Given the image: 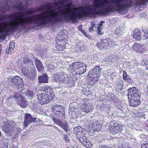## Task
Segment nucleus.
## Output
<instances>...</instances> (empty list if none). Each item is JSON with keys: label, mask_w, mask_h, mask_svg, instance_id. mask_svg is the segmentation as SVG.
<instances>
[{"label": "nucleus", "mask_w": 148, "mask_h": 148, "mask_svg": "<svg viewBox=\"0 0 148 148\" xmlns=\"http://www.w3.org/2000/svg\"><path fill=\"white\" fill-rule=\"evenodd\" d=\"M63 139L66 142L68 141L69 140V139L68 137V136L66 135H64Z\"/></svg>", "instance_id": "37998d69"}, {"label": "nucleus", "mask_w": 148, "mask_h": 148, "mask_svg": "<svg viewBox=\"0 0 148 148\" xmlns=\"http://www.w3.org/2000/svg\"><path fill=\"white\" fill-rule=\"evenodd\" d=\"M12 50H9V51H8V49L6 51V52L7 53H10H10L11 52V51H12Z\"/></svg>", "instance_id": "5fc2aeb1"}, {"label": "nucleus", "mask_w": 148, "mask_h": 148, "mask_svg": "<svg viewBox=\"0 0 148 148\" xmlns=\"http://www.w3.org/2000/svg\"><path fill=\"white\" fill-rule=\"evenodd\" d=\"M15 125V123L11 121H5L2 130L6 134L12 132L14 130Z\"/></svg>", "instance_id": "423d86ee"}, {"label": "nucleus", "mask_w": 148, "mask_h": 148, "mask_svg": "<svg viewBox=\"0 0 148 148\" xmlns=\"http://www.w3.org/2000/svg\"><path fill=\"white\" fill-rule=\"evenodd\" d=\"M25 64H27L28 65H32V66H34L33 62L32 61L29 60L28 58H26L24 61Z\"/></svg>", "instance_id": "473e14b6"}, {"label": "nucleus", "mask_w": 148, "mask_h": 148, "mask_svg": "<svg viewBox=\"0 0 148 148\" xmlns=\"http://www.w3.org/2000/svg\"><path fill=\"white\" fill-rule=\"evenodd\" d=\"M144 32L145 34L143 35L144 38L148 39V30H145Z\"/></svg>", "instance_id": "a19ab883"}, {"label": "nucleus", "mask_w": 148, "mask_h": 148, "mask_svg": "<svg viewBox=\"0 0 148 148\" xmlns=\"http://www.w3.org/2000/svg\"><path fill=\"white\" fill-rule=\"evenodd\" d=\"M41 91L42 93L37 95L39 102L43 105L49 103L53 100L54 95L51 88L49 87H45L42 88Z\"/></svg>", "instance_id": "f03ea898"}, {"label": "nucleus", "mask_w": 148, "mask_h": 148, "mask_svg": "<svg viewBox=\"0 0 148 148\" xmlns=\"http://www.w3.org/2000/svg\"><path fill=\"white\" fill-rule=\"evenodd\" d=\"M28 95L29 96L32 97L34 95V93L31 91H29L27 93Z\"/></svg>", "instance_id": "c03bdc74"}, {"label": "nucleus", "mask_w": 148, "mask_h": 148, "mask_svg": "<svg viewBox=\"0 0 148 148\" xmlns=\"http://www.w3.org/2000/svg\"><path fill=\"white\" fill-rule=\"evenodd\" d=\"M133 37L137 40H139L141 39V34L140 31L138 29H135L133 31Z\"/></svg>", "instance_id": "f3484780"}, {"label": "nucleus", "mask_w": 148, "mask_h": 148, "mask_svg": "<svg viewBox=\"0 0 148 148\" xmlns=\"http://www.w3.org/2000/svg\"><path fill=\"white\" fill-rule=\"evenodd\" d=\"M25 116L24 125L25 127H26L31 123L35 121L36 120V119L32 118L31 115L29 114H27Z\"/></svg>", "instance_id": "f8f14e48"}, {"label": "nucleus", "mask_w": 148, "mask_h": 148, "mask_svg": "<svg viewBox=\"0 0 148 148\" xmlns=\"http://www.w3.org/2000/svg\"><path fill=\"white\" fill-rule=\"evenodd\" d=\"M128 91V99H131L140 96L138 91L135 87H132L129 89Z\"/></svg>", "instance_id": "1a4fd4ad"}, {"label": "nucleus", "mask_w": 148, "mask_h": 148, "mask_svg": "<svg viewBox=\"0 0 148 148\" xmlns=\"http://www.w3.org/2000/svg\"><path fill=\"white\" fill-rule=\"evenodd\" d=\"M79 138V140L84 145L85 144L86 142L87 141V138L85 136H80V137H78Z\"/></svg>", "instance_id": "bb28decb"}, {"label": "nucleus", "mask_w": 148, "mask_h": 148, "mask_svg": "<svg viewBox=\"0 0 148 148\" xmlns=\"http://www.w3.org/2000/svg\"><path fill=\"white\" fill-rule=\"evenodd\" d=\"M101 70L99 66H97L90 71L87 77L91 79L90 80L93 81L94 82H97L99 79V77Z\"/></svg>", "instance_id": "7ed1b4c3"}, {"label": "nucleus", "mask_w": 148, "mask_h": 148, "mask_svg": "<svg viewBox=\"0 0 148 148\" xmlns=\"http://www.w3.org/2000/svg\"><path fill=\"white\" fill-rule=\"evenodd\" d=\"M19 87H18V89H19Z\"/></svg>", "instance_id": "680f3d73"}, {"label": "nucleus", "mask_w": 148, "mask_h": 148, "mask_svg": "<svg viewBox=\"0 0 148 148\" xmlns=\"http://www.w3.org/2000/svg\"><path fill=\"white\" fill-rule=\"evenodd\" d=\"M27 5V3L26 2L25 5L23 6L22 4L20 2H18L15 5H14L13 8H16L21 10H25L26 8Z\"/></svg>", "instance_id": "a211bd4d"}, {"label": "nucleus", "mask_w": 148, "mask_h": 148, "mask_svg": "<svg viewBox=\"0 0 148 148\" xmlns=\"http://www.w3.org/2000/svg\"><path fill=\"white\" fill-rule=\"evenodd\" d=\"M70 114H71V116H72V117H74V114H75H75H73V112L72 113L71 112V113Z\"/></svg>", "instance_id": "6e6d98bb"}, {"label": "nucleus", "mask_w": 148, "mask_h": 148, "mask_svg": "<svg viewBox=\"0 0 148 148\" xmlns=\"http://www.w3.org/2000/svg\"><path fill=\"white\" fill-rule=\"evenodd\" d=\"M14 47V42H10V44L9 47L8 49V51L9 50H12Z\"/></svg>", "instance_id": "ea45409f"}, {"label": "nucleus", "mask_w": 148, "mask_h": 148, "mask_svg": "<svg viewBox=\"0 0 148 148\" xmlns=\"http://www.w3.org/2000/svg\"><path fill=\"white\" fill-rule=\"evenodd\" d=\"M5 38V35H1L0 36V38L3 40Z\"/></svg>", "instance_id": "09e8293b"}, {"label": "nucleus", "mask_w": 148, "mask_h": 148, "mask_svg": "<svg viewBox=\"0 0 148 148\" xmlns=\"http://www.w3.org/2000/svg\"><path fill=\"white\" fill-rule=\"evenodd\" d=\"M5 12V11L4 10H0V14H1V15H0V20L4 19L5 18L4 16L3 15Z\"/></svg>", "instance_id": "4c0bfd02"}, {"label": "nucleus", "mask_w": 148, "mask_h": 148, "mask_svg": "<svg viewBox=\"0 0 148 148\" xmlns=\"http://www.w3.org/2000/svg\"><path fill=\"white\" fill-rule=\"evenodd\" d=\"M46 66L48 68L49 70H54L55 69L54 66H53L52 63L48 62L46 64Z\"/></svg>", "instance_id": "c756f323"}, {"label": "nucleus", "mask_w": 148, "mask_h": 148, "mask_svg": "<svg viewBox=\"0 0 148 148\" xmlns=\"http://www.w3.org/2000/svg\"><path fill=\"white\" fill-rule=\"evenodd\" d=\"M53 112L58 117L63 118L65 114L64 109L63 106L55 104L52 106Z\"/></svg>", "instance_id": "20e7f679"}, {"label": "nucleus", "mask_w": 148, "mask_h": 148, "mask_svg": "<svg viewBox=\"0 0 148 148\" xmlns=\"http://www.w3.org/2000/svg\"><path fill=\"white\" fill-rule=\"evenodd\" d=\"M89 126L92 127V128L97 132L100 130L102 127L101 125L98 123H94L91 121H90V123H89Z\"/></svg>", "instance_id": "2eb2a0df"}, {"label": "nucleus", "mask_w": 148, "mask_h": 148, "mask_svg": "<svg viewBox=\"0 0 148 148\" xmlns=\"http://www.w3.org/2000/svg\"><path fill=\"white\" fill-rule=\"evenodd\" d=\"M86 66L85 64L82 62L81 65L76 69V72L77 74L79 75L83 74L85 72L86 70Z\"/></svg>", "instance_id": "4468645a"}, {"label": "nucleus", "mask_w": 148, "mask_h": 148, "mask_svg": "<svg viewBox=\"0 0 148 148\" xmlns=\"http://www.w3.org/2000/svg\"><path fill=\"white\" fill-rule=\"evenodd\" d=\"M67 124L68 123H62L60 124L61 127L66 132L69 130L68 126Z\"/></svg>", "instance_id": "c85d7f7f"}, {"label": "nucleus", "mask_w": 148, "mask_h": 148, "mask_svg": "<svg viewBox=\"0 0 148 148\" xmlns=\"http://www.w3.org/2000/svg\"><path fill=\"white\" fill-rule=\"evenodd\" d=\"M35 65L38 71L40 72L43 69L42 64L40 61L36 58L35 60Z\"/></svg>", "instance_id": "412c9836"}, {"label": "nucleus", "mask_w": 148, "mask_h": 148, "mask_svg": "<svg viewBox=\"0 0 148 148\" xmlns=\"http://www.w3.org/2000/svg\"><path fill=\"white\" fill-rule=\"evenodd\" d=\"M110 100L114 104L116 103L118 101V99L116 98V96L114 95L111 98Z\"/></svg>", "instance_id": "e433bc0d"}, {"label": "nucleus", "mask_w": 148, "mask_h": 148, "mask_svg": "<svg viewBox=\"0 0 148 148\" xmlns=\"http://www.w3.org/2000/svg\"><path fill=\"white\" fill-rule=\"evenodd\" d=\"M6 81L9 85L12 87L19 86L21 83L22 79L17 76L14 77L9 76L7 78Z\"/></svg>", "instance_id": "39448f33"}, {"label": "nucleus", "mask_w": 148, "mask_h": 148, "mask_svg": "<svg viewBox=\"0 0 148 148\" xmlns=\"http://www.w3.org/2000/svg\"><path fill=\"white\" fill-rule=\"evenodd\" d=\"M100 25H102V24L100 23Z\"/></svg>", "instance_id": "bf43d9fd"}, {"label": "nucleus", "mask_w": 148, "mask_h": 148, "mask_svg": "<svg viewBox=\"0 0 148 148\" xmlns=\"http://www.w3.org/2000/svg\"><path fill=\"white\" fill-rule=\"evenodd\" d=\"M77 104L76 103H74L73 104H70L69 105V114L73 112V114H75V109L78 108L77 105Z\"/></svg>", "instance_id": "aec40b11"}, {"label": "nucleus", "mask_w": 148, "mask_h": 148, "mask_svg": "<svg viewBox=\"0 0 148 148\" xmlns=\"http://www.w3.org/2000/svg\"><path fill=\"white\" fill-rule=\"evenodd\" d=\"M140 96L130 99L129 101L130 105L134 107L140 104L141 101L140 100Z\"/></svg>", "instance_id": "ddd939ff"}, {"label": "nucleus", "mask_w": 148, "mask_h": 148, "mask_svg": "<svg viewBox=\"0 0 148 148\" xmlns=\"http://www.w3.org/2000/svg\"><path fill=\"white\" fill-rule=\"evenodd\" d=\"M48 78L47 75L46 74H43L38 77L39 82L40 83H47L48 82Z\"/></svg>", "instance_id": "6ab92c4d"}, {"label": "nucleus", "mask_w": 148, "mask_h": 148, "mask_svg": "<svg viewBox=\"0 0 148 148\" xmlns=\"http://www.w3.org/2000/svg\"><path fill=\"white\" fill-rule=\"evenodd\" d=\"M84 145V146H85L86 147L88 148H90L92 146V145L91 142H87V141L86 142L85 144Z\"/></svg>", "instance_id": "58836bf2"}, {"label": "nucleus", "mask_w": 148, "mask_h": 148, "mask_svg": "<svg viewBox=\"0 0 148 148\" xmlns=\"http://www.w3.org/2000/svg\"><path fill=\"white\" fill-rule=\"evenodd\" d=\"M120 82H120L119 81H118V82L116 83H117V85H119V86H121V85L122 86V84H121V81H120Z\"/></svg>", "instance_id": "3c124183"}, {"label": "nucleus", "mask_w": 148, "mask_h": 148, "mask_svg": "<svg viewBox=\"0 0 148 148\" xmlns=\"http://www.w3.org/2000/svg\"><path fill=\"white\" fill-rule=\"evenodd\" d=\"M97 33L98 35H101L103 33V32H101V29L99 27H98L97 29Z\"/></svg>", "instance_id": "79ce46f5"}, {"label": "nucleus", "mask_w": 148, "mask_h": 148, "mask_svg": "<svg viewBox=\"0 0 148 148\" xmlns=\"http://www.w3.org/2000/svg\"><path fill=\"white\" fill-rule=\"evenodd\" d=\"M145 148H148V144H145L143 145Z\"/></svg>", "instance_id": "864d4df0"}, {"label": "nucleus", "mask_w": 148, "mask_h": 148, "mask_svg": "<svg viewBox=\"0 0 148 148\" xmlns=\"http://www.w3.org/2000/svg\"><path fill=\"white\" fill-rule=\"evenodd\" d=\"M62 32H61L59 33L58 34V37H57V38H58L59 40H62L63 39V38H61V37L60 36V35L62 34Z\"/></svg>", "instance_id": "a18cd8bd"}, {"label": "nucleus", "mask_w": 148, "mask_h": 148, "mask_svg": "<svg viewBox=\"0 0 148 148\" xmlns=\"http://www.w3.org/2000/svg\"><path fill=\"white\" fill-rule=\"evenodd\" d=\"M56 48L57 50L59 51H62L65 49V46L64 44L62 45L60 44H57Z\"/></svg>", "instance_id": "cd10ccee"}, {"label": "nucleus", "mask_w": 148, "mask_h": 148, "mask_svg": "<svg viewBox=\"0 0 148 148\" xmlns=\"http://www.w3.org/2000/svg\"><path fill=\"white\" fill-rule=\"evenodd\" d=\"M30 69H30L28 67H25L22 70L23 73L26 76H32L33 75V73H31V74H30V75H28V73L29 72V70H30ZM33 73V72H32V73Z\"/></svg>", "instance_id": "5701e85b"}, {"label": "nucleus", "mask_w": 148, "mask_h": 148, "mask_svg": "<svg viewBox=\"0 0 148 148\" xmlns=\"http://www.w3.org/2000/svg\"><path fill=\"white\" fill-rule=\"evenodd\" d=\"M38 105V104H36L34 103H32L30 105V107L31 108L34 110H37L39 109V108Z\"/></svg>", "instance_id": "7c9ffc66"}, {"label": "nucleus", "mask_w": 148, "mask_h": 148, "mask_svg": "<svg viewBox=\"0 0 148 148\" xmlns=\"http://www.w3.org/2000/svg\"><path fill=\"white\" fill-rule=\"evenodd\" d=\"M54 80L57 82L61 83L68 81L67 75L62 73H56L54 76Z\"/></svg>", "instance_id": "0eeeda50"}, {"label": "nucleus", "mask_w": 148, "mask_h": 148, "mask_svg": "<svg viewBox=\"0 0 148 148\" xmlns=\"http://www.w3.org/2000/svg\"><path fill=\"white\" fill-rule=\"evenodd\" d=\"M20 100L18 102V104L21 107L25 108L27 106V102L22 97L20 99Z\"/></svg>", "instance_id": "a878e982"}, {"label": "nucleus", "mask_w": 148, "mask_h": 148, "mask_svg": "<svg viewBox=\"0 0 148 148\" xmlns=\"http://www.w3.org/2000/svg\"><path fill=\"white\" fill-rule=\"evenodd\" d=\"M4 7V9H6V10H10V9H8L9 8L8 7H9V6H8V7Z\"/></svg>", "instance_id": "4d7b16f0"}, {"label": "nucleus", "mask_w": 148, "mask_h": 148, "mask_svg": "<svg viewBox=\"0 0 148 148\" xmlns=\"http://www.w3.org/2000/svg\"><path fill=\"white\" fill-rule=\"evenodd\" d=\"M115 34L118 36H120L123 34L125 32L124 27L123 25H120L117 27L114 31Z\"/></svg>", "instance_id": "dca6fc26"}, {"label": "nucleus", "mask_w": 148, "mask_h": 148, "mask_svg": "<svg viewBox=\"0 0 148 148\" xmlns=\"http://www.w3.org/2000/svg\"><path fill=\"white\" fill-rule=\"evenodd\" d=\"M91 24L92 26V27H91L89 29V31H90V32H91V31L93 30V27H94V25L93 24V23H91Z\"/></svg>", "instance_id": "de8ad7c7"}, {"label": "nucleus", "mask_w": 148, "mask_h": 148, "mask_svg": "<svg viewBox=\"0 0 148 148\" xmlns=\"http://www.w3.org/2000/svg\"><path fill=\"white\" fill-rule=\"evenodd\" d=\"M78 29L79 30H80L81 32H82L83 31V30L82 29V26L81 25H80L78 26Z\"/></svg>", "instance_id": "8fccbe9b"}, {"label": "nucleus", "mask_w": 148, "mask_h": 148, "mask_svg": "<svg viewBox=\"0 0 148 148\" xmlns=\"http://www.w3.org/2000/svg\"><path fill=\"white\" fill-rule=\"evenodd\" d=\"M123 79H124L129 81L131 79V78L129 75L127 74L126 72L124 71L123 72Z\"/></svg>", "instance_id": "72a5a7b5"}, {"label": "nucleus", "mask_w": 148, "mask_h": 148, "mask_svg": "<svg viewBox=\"0 0 148 148\" xmlns=\"http://www.w3.org/2000/svg\"><path fill=\"white\" fill-rule=\"evenodd\" d=\"M35 69L34 67L32 69H31L30 70H29V72L28 73V75H30V74H31V73H32V72L33 73V72L34 73H33V74H32L33 75L32 76H29V77H28V78L32 77H34V75L35 74V72H36Z\"/></svg>", "instance_id": "f704fd0d"}, {"label": "nucleus", "mask_w": 148, "mask_h": 148, "mask_svg": "<svg viewBox=\"0 0 148 148\" xmlns=\"http://www.w3.org/2000/svg\"><path fill=\"white\" fill-rule=\"evenodd\" d=\"M21 84V87H22V86H23V85L22 84Z\"/></svg>", "instance_id": "13d9d810"}, {"label": "nucleus", "mask_w": 148, "mask_h": 148, "mask_svg": "<svg viewBox=\"0 0 148 148\" xmlns=\"http://www.w3.org/2000/svg\"><path fill=\"white\" fill-rule=\"evenodd\" d=\"M100 148H111V147H108L107 145H105L101 146Z\"/></svg>", "instance_id": "49530a36"}, {"label": "nucleus", "mask_w": 148, "mask_h": 148, "mask_svg": "<svg viewBox=\"0 0 148 148\" xmlns=\"http://www.w3.org/2000/svg\"><path fill=\"white\" fill-rule=\"evenodd\" d=\"M1 132H0V136L1 135Z\"/></svg>", "instance_id": "e2e57ef3"}, {"label": "nucleus", "mask_w": 148, "mask_h": 148, "mask_svg": "<svg viewBox=\"0 0 148 148\" xmlns=\"http://www.w3.org/2000/svg\"><path fill=\"white\" fill-rule=\"evenodd\" d=\"M122 125L120 124L119 125L114 128V129L110 130V131L114 133L117 134L121 132Z\"/></svg>", "instance_id": "b1692460"}, {"label": "nucleus", "mask_w": 148, "mask_h": 148, "mask_svg": "<svg viewBox=\"0 0 148 148\" xmlns=\"http://www.w3.org/2000/svg\"><path fill=\"white\" fill-rule=\"evenodd\" d=\"M83 34H84L85 36H87V33H86L84 32V30L82 32Z\"/></svg>", "instance_id": "603ef678"}, {"label": "nucleus", "mask_w": 148, "mask_h": 148, "mask_svg": "<svg viewBox=\"0 0 148 148\" xmlns=\"http://www.w3.org/2000/svg\"><path fill=\"white\" fill-rule=\"evenodd\" d=\"M103 23H104V21H103V22H102V23H103Z\"/></svg>", "instance_id": "052dcab7"}, {"label": "nucleus", "mask_w": 148, "mask_h": 148, "mask_svg": "<svg viewBox=\"0 0 148 148\" xmlns=\"http://www.w3.org/2000/svg\"><path fill=\"white\" fill-rule=\"evenodd\" d=\"M58 0L52 8V23L74 21L85 16L93 17L96 14L106 16L114 11L124 14L133 2L130 0H95L93 5L75 8L71 0Z\"/></svg>", "instance_id": "f257e3e1"}, {"label": "nucleus", "mask_w": 148, "mask_h": 148, "mask_svg": "<svg viewBox=\"0 0 148 148\" xmlns=\"http://www.w3.org/2000/svg\"><path fill=\"white\" fill-rule=\"evenodd\" d=\"M132 48L134 50L140 53H144L145 51L143 45L137 43H134Z\"/></svg>", "instance_id": "9d476101"}, {"label": "nucleus", "mask_w": 148, "mask_h": 148, "mask_svg": "<svg viewBox=\"0 0 148 148\" xmlns=\"http://www.w3.org/2000/svg\"><path fill=\"white\" fill-rule=\"evenodd\" d=\"M84 100V103L81 108L82 111L86 113L92 111L94 108L92 105L90 103L89 100L85 99Z\"/></svg>", "instance_id": "6e6552de"}, {"label": "nucleus", "mask_w": 148, "mask_h": 148, "mask_svg": "<svg viewBox=\"0 0 148 148\" xmlns=\"http://www.w3.org/2000/svg\"><path fill=\"white\" fill-rule=\"evenodd\" d=\"M13 97L16 100H17L18 99H20L22 97L20 95L16 93H14Z\"/></svg>", "instance_id": "c9c22d12"}, {"label": "nucleus", "mask_w": 148, "mask_h": 148, "mask_svg": "<svg viewBox=\"0 0 148 148\" xmlns=\"http://www.w3.org/2000/svg\"><path fill=\"white\" fill-rule=\"evenodd\" d=\"M74 132L76 135H80L82 132V128L80 126H78L74 128Z\"/></svg>", "instance_id": "4be33fe9"}, {"label": "nucleus", "mask_w": 148, "mask_h": 148, "mask_svg": "<svg viewBox=\"0 0 148 148\" xmlns=\"http://www.w3.org/2000/svg\"><path fill=\"white\" fill-rule=\"evenodd\" d=\"M81 64H82V62H75L72 64V66L73 69L76 71V69L81 65Z\"/></svg>", "instance_id": "393cba45"}, {"label": "nucleus", "mask_w": 148, "mask_h": 148, "mask_svg": "<svg viewBox=\"0 0 148 148\" xmlns=\"http://www.w3.org/2000/svg\"><path fill=\"white\" fill-rule=\"evenodd\" d=\"M108 41L106 39L101 40L98 42L97 46L99 49H102L108 47Z\"/></svg>", "instance_id": "9b49d317"}, {"label": "nucleus", "mask_w": 148, "mask_h": 148, "mask_svg": "<svg viewBox=\"0 0 148 148\" xmlns=\"http://www.w3.org/2000/svg\"><path fill=\"white\" fill-rule=\"evenodd\" d=\"M119 125L118 123L115 122H112L111 123V125L109 127V129L110 130L114 129Z\"/></svg>", "instance_id": "2f4dec72"}]
</instances>
